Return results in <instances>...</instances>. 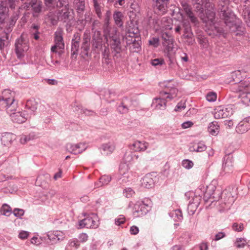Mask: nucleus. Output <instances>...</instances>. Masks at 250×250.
I'll list each match as a JSON object with an SVG mask.
<instances>
[{"label":"nucleus","instance_id":"1","mask_svg":"<svg viewBox=\"0 0 250 250\" xmlns=\"http://www.w3.org/2000/svg\"><path fill=\"white\" fill-rule=\"evenodd\" d=\"M229 0H221L218 5V13L220 18L224 21L225 29L219 28L214 25H210L216 35H224L227 32H234L240 25L239 21L236 18L230 9L228 7Z\"/></svg>","mask_w":250,"mask_h":250},{"label":"nucleus","instance_id":"2","mask_svg":"<svg viewBox=\"0 0 250 250\" xmlns=\"http://www.w3.org/2000/svg\"><path fill=\"white\" fill-rule=\"evenodd\" d=\"M195 5V9L200 19L206 25H215V13L214 5L210 0H192Z\"/></svg>","mask_w":250,"mask_h":250},{"label":"nucleus","instance_id":"3","mask_svg":"<svg viewBox=\"0 0 250 250\" xmlns=\"http://www.w3.org/2000/svg\"><path fill=\"white\" fill-rule=\"evenodd\" d=\"M139 30L135 27H129L127 29L125 36L127 45L130 51L138 52L141 49V41L136 40L138 38Z\"/></svg>","mask_w":250,"mask_h":250},{"label":"nucleus","instance_id":"4","mask_svg":"<svg viewBox=\"0 0 250 250\" xmlns=\"http://www.w3.org/2000/svg\"><path fill=\"white\" fill-rule=\"evenodd\" d=\"M231 90L234 92L240 93L238 97L241 98L242 103L245 104H250V82L249 81H240L238 83L232 86Z\"/></svg>","mask_w":250,"mask_h":250},{"label":"nucleus","instance_id":"5","mask_svg":"<svg viewBox=\"0 0 250 250\" xmlns=\"http://www.w3.org/2000/svg\"><path fill=\"white\" fill-rule=\"evenodd\" d=\"M0 104L2 107L5 108L10 116V114L16 111L17 107V103L15 101L10 90L8 89L2 92L1 97L0 98Z\"/></svg>","mask_w":250,"mask_h":250},{"label":"nucleus","instance_id":"6","mask_svg":"<svg viewBox=\"0 0 250 250\" xmlns=\"http://www.w3.org/2000/svg\"><path fill=\"white\" fill-rule=\"evenodd\" d=\"M231 189L229 188L222 193V198L219 201L218 209L220 211L228 210L234 202L236 197L232 194Z\"/></svg>","mask_w":250,"mask_h":250},{"label":"nucleus","instance_id":"7","mask_svg":"<svg viewBox=\"0 0 250 250\" xmlns=\"http://www.w3.org/2000/svg\"><path fill=\"white\" fill-rule=\"evenodd\" d=\"M151 201L148 199L138 201L133 207V214L135 217L146 215L151 208Z\"/></svg>","mask_w":250,"mask_h":250},{"label":"nucleus","instance_id":"8","mask_svg":"<svg viewBox=\"0 0 250 250\" xmlns=\"http://www.w3.org/2000/svg\"><path fill=\"white\" fill-rule=\"evenodd\" d=\"M18 18V14L14 13L8 21L6 22L5 36L0 38V50H2L5 46L8 45L9 43L8 33L11 31V28L15 25Z\"/></svg>","mask_w":250,"mask_h":250},{"label":"nucleus","instance_id":"9","mask_svg":"<svg viewBox=\"0 0 250 250\" xmlns=\"http://www.w3.org/2000/svg\"><path fill=\"white\" fill-rule=\"evenodd\" d=\"M99 225L97 216L94 214H92L79 222L78 229H96Z\"/></svg>","mask_w":250,"mask_h":250},{"label":"nucleus","instance_id":"10","mask_svg":"<svg viewBox=\"0 0 250 250\" xmlns=\"http://www.w3.org/2000/svg\"><path fill=\"white\" fill-rule=\"evenodd\" d=\"M29 49V45L26 41L24 39L23 35L17 39L15 42V52L18 58L23 56L24 53Z\"/></svg>","mask_w":250,"mask_h":250},{"label":"nucleus","instance_id":"11","mask_svg":"<svg viewBox=\"0 0 250 250\" xmlns=\"http://www.w3.org/2000/svg\"><path fill=\"white\" fill-rule=\"evenodd\" d=\"M161 97L153 100L151 107L155 109L163 110L166 108V103L169 98H167L163 93H161Z\"/></svg>","mask_w":250,"mask_h":250},{"label":"nucleus","instance_id":"12","mask_svg":"<svg viewBox=\"0 0 250 250\" xmlns=\"http://www.w3.org/2000/svg\"><path fill=\"white\" fill-rule=\"evenodd\" d=\"M56 15L54 16H52V13H50L49 15V17L51 21L52 24H54L58 20L65 21L69 17V12L67 8L62 9L61 12L59 10H57L55 12Z\"/></svg>","mask_w":250,"mask_h":250},{"label":"nucleus","instance_id":"13","mask_svg":"<svg viewBox=\"0 0 250 250\" xmlns=\"http://www.w3.org/2000/svg\"><path fill=\"white\" fill-rule=\"evenodd\" d=\"M119 172L121 175L119 180H121L123 183L128 182L132 175V172L129 170L127 165L125 164L120 166Z\"/></svg>","mask_w":250,"mask_h":250},{"label":"nucleus","instance_id":"14","mask_svg":"<svg viewBox=\"0 0 250 250\" xmlns=\"http://www.w3.org/2000/svg\"><path fill=\"white\" fill-rule=\"evenodd\" d=\"M163 86L169 89V91L163 92L165 96H166L167 98H169L171 100L177 95V89L174 87V85L172 83V80L165 81L163 83Z\"/></svg>","mask_w":250,"mask_h":250},{"label":"nucleus","instance_id":"15","mask_svg":"<svg viewBox=\"0 0 250 250\" xmlns=\"http://www.w3.org/2000/svg\"><path fill=\"white\" fill-rule=\"evenodd\" d=\"M90 35L89 32H85L83 34L81 47V52L84 56H87L90 46Z\"/></svg>","mask_w":250,"mask_h":250},{"label":"nucleus","instance_id":"16","mask_svg":"<svg viewBox=\"0 0 250 250\" xmlns=\"http://www.w3.org/2000/svg\"><path fill=\"white\" fill-rule=\"evenodd\" d=\"M67 150L70 153L76 155L82 153L87 146L85 143H81L77 144H67Z\"/></svg>","mask_w":250,"mask_h":250},{"label":"nucleus","instance_id":"17","mask_svg":"<svg viewBox=\"0 0 250 250\" xmlns=\"http://www.w3.org/2000/svg\"><path fill=\"white\" fill-rule=\"evenodd\" d=\"M222 168L225 174H230L233 172V159L231 155H227L224 157Z\"/></svg>","mask_w":250,"mask_h":250},{"label":"nucleus","instance_id":"18","mask_svg":"<svg viewBox=\"0 0 250 250\" xmlns=\"http://www.w3.org/2000/svg\"><path fill=\"white\" fill-rule=\"evenodd\" d=\"M181 6L185 14L188 17L191 22L197 24L198 23L197 18L194 16L192 8L186 1H182Z\"/></svg>","mask_w":250,"mask_h":250},{"label":"nucleus","instance_id":"19","mask_svg":"<svg viewBox=\"0 0 250 250\" xmlns=\"http://www.w3.org/2000/svg\"><path fill=\"white\" fill-rule=\"evenodd\" d=\"M250 129V116L244 119L236 127V131L243 134Z\"/></svg>","mask_w":250,"mask_h":250},{"label":"nucleus","instance_id":"20","mask_svg":"<svg viewBox=\"0 0 250 250\" xmlns=\"http://www.w3.org/2000/svg\"><path fill=\"white\" fill-rule=\"evenodd\" d=\"M10 117L13 122L21 124L25 122L28 116L26 111L16 112L10 114Z\"/></svg>","mask_w":250,"mask_h":250},{"label":"nucleus","instance_id":"21","mask_svg":"<svg viewBox=\"0 0 250 250\" xmlns=\"http://www.w3.org/2000/svg\"><path fill=\"white\" fill-rule=\"evenodd\" d=\"M106 38L110 39V43L111 48L117 53L121 49V42L119 38L116 35H111L110 33L106 35Z\"/></svg>","mask_w":250,"mask_h":250},{"label":"nucleus","instance_id":"22","mask_svg":"<svg viewBox=\"0 0 250 250\" xmlns=\"http://www.w3.org/2000/svg\"><path fill=\"white\" fill-rule=\"evenodd\" d=\"M154 10L158 14H164L167 11L168 0H155Z\"/></svg>","mask_w":250,"mask_h":250},{"label":"nucleus","instance_id":"23","mask_svg":"<svg viewBox=\"0 0 250 250\" xmlns=\"http://www.w3.org/2000/svg\"><path fill=\"white\" fill-rule=\"evenodd\" d=\"M81 39L80 35L77 33L73 35L71 44V55L72 57L76 56L79 49V42Z\"/></svg>","mask_w":250,"mask_h":250},{"label":"nucleus","instance_id":"24","mask_svg":"<svg viewBox=\"0 0 250 250\" xmlns=\"http://www.w3.org/2000/svg\"><path fill=\"white\" fill-rule=\"evenodd\" d=\"M149 144L145 141H135L130 146V148L136 152L144 151L148 147Z\"/></svg>","mask_w":250,"mask_h":250},{"label":"nucleus","instance_id":"25","mask_svg":"<svg viewBox=\"0 0 250 250\" xmlns=\"http://www.w3.org/2000/svg\"><path fill=\"white\" fill-rule=\"evenodd\" d=\"M47 236L50 241L55 243L59 241L62 240L65 236L62 231L56 230L49 232Z\"/></svg>","mask_w":250,"mask_h":250},{"label":"nucleus","instance_id":"26","mask_svg":"<svg viewBox=\"0 0 250 250\" xmlns=\"http://www.w3.org/2000/svg\"><path fill=\"white\" fill-rule=\"evenodd\" d=\"M214 117L215 119L225 118L230 116V113L228 111V108H225L221 106L217 107L213 112Z\"/></svg>","mask_w":250,"mask_h":250},{"label":"nucleus","instance_id":"27","mask_svg":"<svg viewBox=\"0 0 250 250\" xmlns=\"http://www.w3.org/2000/svg\"><path fill=\"white\" fill-rule=\"evenodd\" d=\"M142 187L147 188H152L154 184L153 176L151 174H147L142 178L141 181Z\"/></svg>","mask_w":250,"mask_h":250},{"label":"nucleus","instance_id":"28","mask_svg":"<svg viewBox=\"0 0 250 250\" xmlns=\"http://www.w3.org/2000/svg\"><path fill=\"white\" fill-rule=\"evenodd\" d=\"M55 44L60 46V49H63L64 43L62 38V31L61 29H58L54 34Z\"/></svg>","mask_w":250,"mask_h":250},{"label":"nucleus","instance_id":"29","mask_svg":"<svg viewBox=\"0 0 250 250\" xmlns=\"http://www.w3.org/2000/svg\"><path fill=\"white\" fill-rule=\"evenodd\" d=\"M8 12L6 1H1L0 3V24L4 23Z\"/></svg>","mask_w":250,"mask_h":250},{"label":"nucleus","instance_id":"30","mask_svg":"<svg viewBox=\"0 0 250 250\" xmlns=\"http://www.w3.org/2000/svg\"><path fill=\"white\" fill-rule=\"evenodd\" d=\"M220 130V126L216 121H213L209 124L208 127V131L212 136H216Z\"/></svg>","mask_w":250,"mask_h":250},{"label":"nucleus","instance_id":"31","mask_svg":"<svg viewBox=\"0 0 250 250\" xmlns=\"http://www.w3.org/2000/svg\"><path fill=\"white\" fill-rule=\"evenodd\" d=\"M163 46L165 52L167 53L169 58L174 54L177 49V47L174 46V42H168L166 44H163Z\"/></svg>","mask_w":250,"mask_h":250},{"label":"nucleus","instance_id":"32","mask_svg":"<svg viewBox=\"0 0 250 250\" xmlns=\"http://www.w3.org/2000/svg\"><path fill=\"white\" fill-rule=\"evenodd\" d=\"M15 139V136L13 134L4 133L1 136V141L4 146H8Z\"/></svg>","mask_w":250,"mask_h":250},{"label":"nucleus","instance_id":"33","mask_svg":"<svg viewBox=\"0 0 250 250\" xmlns=\"http://www.w3.org/2000/svg\"><path fill=\"white\" fill-rule=\"evenodd\" d=\"M115 145L114 143L109 142L108 143L103 144L101 146V149L104 155L110 154L113 152L115 149Z\"/></svg>","mask_w":250,"mask_h":250},{"label":"nucleus","instance_id":"34","mask_svg":"<svg viewBox=\"0 0 250 250\" xmlns=\"http://www.w3.org/2000/svg\"><path fill=\"white\" fill-rule=\"evenodd\" d=\"M40 26L39 25L33 24L30 27L29 30V34L31 37L33 38L36 40H38L40 38Z\"/></svg>","mask_w":250,"mask_h":250},{"label":"nucleus","instance_id":"35","mask_svg":"<svg viewBox=\"0 0 250 250\" xmlns=\"http://www.w3.org/2000/svg\"><path fill=\"white\" fill-rule=\"evenodd\" d=\"M207 149V146L205 143L203 141H200L195 144L192 147L190 148L191 151H196L201 152L205 151Z\"/></svg>","mask_w":250,"mask_h":250},{"label":"nucleus","instance_id":"36","mask_svg":"<svg viewBox=\"0 0 250 250\" xmlns=\"http://www.w3.org/2000/svg\"><path fill=\"white\" fill-rule=\"evenodd\" d=\"M74 7L79 14L83 12L85 9V1L84 0H74Z\"/></svg>","mask_w":250,"mask_h":250},{"label":"nucleus","instance_id":"37","mask_svg":"<svg viewBox=\"0 0 250 250\" xmlns=\"http://www.w3.org/2000/svg\"><path fill=\"white\" fill-rule=\"evenodd\" d=\"M111 180V177L109 175H103L99 179V182L95 184L96 188H99L107 185Z\"/></svg>","mask_w":250,"mask_h":250},{"label":"nucleus","instance_id":"38","mask_svg":"<svg viewBox=\"0 0 250 250\" xmlns=\"http://www.w3.org/2000/svg\"><path fill=\"white\" fill-rule=\"evenodd\" d=\"M161 38L163 40L162 42V45L166 44V43L168 42H174V40L172 37L167 32L162 33L161 35Z\"/></svg>","mask_w":250,"mask_h":250},{"label":"nucleus","instance_id":"39","mask_svg":"<svg viewBox=\"0 0 250 250\" xmlns=\"http://www.w3.org/2000/svg\"><path fill=\"white\" fill-rule=\"evenodd\" d=\"M26 107L33 113L37 108V103L35 100H29L26 102Z\"/></svg>","mask_w":250,"mask_h":250},{"label":"nucleus","instance_id":"40","mask_svg":"<svg viewBox=\"0 0 250 250\" xmlns=\"http://www.w3.org/2000/svg\"><path fill=\"white\" fill-rule=\"evenodd\" d=\"M169 215L175 221H181L183 219L182 213L180 209L173 210Z\"/></svg>","mask_w":250,"mask_h":250},{"label":"nucleus","instance_id":"41","mask_svg":"<svg viewBox=\"0 0 250 250\" xmlns=\"http://www.w3.org/2000/svg\"><path fill=\"white\" fill-rule=\"evenodd\" d=\"M123 14L122 12L117 11L113 14V18L116 24L119 26H122L123 25L122 21Z\"/></svg>","mask_w":250,"mask_h":250},{"label":"nucleus","instance_id":"42","mask_svg":"<svg viewBox=\"0 0 250 250\" xmlns=\"http://www.w3.org/2000/svg\"><path fill=\"white\" fill-rule=\"evenodd\" d=\"M0 212L1 214L8 216L11 214V208L7 204H4L0 209Z\"/></svg>","mask_w":250,"mask_h":250},{"label":"nucleus","instance_id":"43","mask_svg":"<svg viewBox=\"0 0 250 250\" xmlns=\"http://www.w3.org/2000/svg\"><path fill=\"white\" fill-rule=\"evenodd\" d=\"M246 244V241L245 239L242 238H237L234 243V246L237 248H243Z\"/></svg>","mask_w":250,"mask_h":250},{"label":"nucleus","instance_id":"44","mask_svg":"<svg viewBox=\"0 0 250 250\" xmlns=\"http://www.w3.org/2000/svg\"><path fill=\"white\" fill-rule=\"evenodd\" d=\"M244 225L243 223H234L232 225V229L235 231L240 232L244 229Z\"/></svg>","mask_w":250,"mask_h":250},{"label":"nucleus","instance_id":"45","mask_svg":"<svg viewBox=\"0 0 250 250\" xmlns=\"http://www.w3.org/2000/svg\"><path fill=\"white\" fill-rule=\"evenodd\" d=\"M151 64L154 66L157 67L161 66L165 64V61L163 59H155L151 61Z\"/></svg>","mask_w":250,"mask_h":250},{"label":"nucleus","instance_id":"46","mask_svg":"<svg viewBox=\"0 0 250 250\" xmlns=\"http://www.w3.org/2000/svg\"><path fill=\"white\" fill-rule=\"evenodd\" d=\"M148 43L150 45L157 48L160 45V40L158 38L153 37L149 40Z\"/></svg>","mask_w":250,"mask_h":250},{"label":"nucleus","instance_id":"47","mask_svg":"<svg viewBox=\"0 0 250 250\" xmlns=\"http://www.w3.org/2000/svg\"><path fill=\"white\" fill-rule=\"evenodd\" d=\"M217 95L215 92H210L207 94L206 99L209 102H214L216 100Z\"/></svg>","mask_w":250,"mask_h":250},{"label":"nucleus","instance_id":"48","mask_svg":"<svg viewBox=\"0 0 250 250\" xmlns=\"http://www.w3.org/2000/svg\"><path fill=\"white\" fill-rule=\"evenodd\" d=\"M135 193L134 190L130 188H126L123 192L124 195L126 198H130Z\"/></svg>","mask_w":250,"mask_h":250},{"label":"nucleus","instance_id":"49","mask_svg":"<svg viewBox=\"0 0 250 250\" xmlns=\"http://www.w3.org/2000/svg\"><path fill=\"white\" fill-rule=\"evenodd\" d=\"M125 218L123 215H120L115 219V224L117 226H120L125 222Z\"/></svg>","mask_w":250,"mask_h":250},{"label":"nucleus","instance_id":"50","mask_svg":"<svg viewBox=\"0 0 250 250\" xmlns=\"http://www.w3.org/2000/svg\"><path fill=\"white\" fill-rule=\"evenodd\" d=\"M220 192L219 190H215L210 196V202L213 203L220 198Z\"/></svg>","mask_w":250,"mask_h":250},{"label":"nucleus","instance_id":"51","mask_svg":"<svg viewBox=\"0 0 250 250\" xmlns=\"http://www.w3.org/2000/svg\"><path fill=\"white\" fill-rule=\"evenodd\" d=\"M182 166L186 169H190L193 166V163L189 160H184L182 162Z\"/></svg>","mask_w":250,"mask_h":250},{"label":"nucleus","instance_id":"52","mask_svg":"<svg viewBox=\"0 0 250 250\" xmlns=\"http://www.w3.org/2000/svg\"><path fill=\"white\" fill-rule=\"evenodd\" d=\"M94 6L98 17L101 18L102 15L101 7L96 0H94Z\"/></svg>","mask_w":250,"mask_h":250},{"label":"nucleus","instance_id":"53","mask_svg":"<svg viewBox=\"0 0 250 250\" xmlns=\"http://www.w3.org/2000/svg\"><path fill=\"white\" fill-rule=\"evenodd\" d=\"M4 1L7 2V7L9 6L10 8L14 9L17 4L19 2V0H7Z\"/></svg>","mask_w":250,"mask_h":250},{"label":"nucleus","instance_id":"54","mask_svg":"<svg viewBox=\"0 0 250 250\" xmlns=\"http://www.w3.org/2000/svg\"><path fill=\"white\" fill-rule=\"evenodd\" d=\"M130 8L132 10V11H134L135 13H139L140 12V7L138 2L136 1H134L132 2L130 5Z\"/></svg>","mask_w":250,"mask_h":250},{"label":"nucleus","instance_id":"55","mask_svg":"<svg viewBox=\"0 0 250 250\" xmlns=\"http://www.w3.org/2000/svg\"><path fill=\"white\" fill-rule=\"evenodd\" d=\"M34 12L36 13H39V12H40L41 11V9H42V4H41V2H40L38 3H35L34 4V5H33V6H31Z\"/></svg>","mask_w":250,"mask_h":250},{"label":"nucleus","instance_id":"56","mask_svg":"<svg viewBox=\"0 0 250 250\" xmlns=\"http://www.w3.org/2000/svg\"><path fill=\"white\" fill-rule=\"evenodd\" d=\"M69 245L77 249L80 246L79 241L77 239H72L69 241Z\"/></svg>","mask_w":250,"mask_h":250},{"label":"nucleus","instance_id":"57","mask_svg":"<svg viewBox=\"0 0 250 250\" xmlns=\"http://www.w3.org/2000/svg\"><path fill=\"white\" fill-rule=\"evenodd\" d=\"M66 0H56V3L55 4V7H62L64 6V8H66L67 2Z\"/></svg>","mask_w":250,"mask_h":250},{"label":"nucleus","instance_id":"58","mask_svg":"<svg viewBox=\"0 0 250 250\" xmlns=\"http://www.w3.org/2000/svg\"><path fill=\"white\" fill-rule=\"evenodd\" d=\"M24 211L22 209L15 208L13 210V213L16 217H20L24 214Z\"/></svg>","mask_w":250,"mask_h":250},{"label":"nucleus","instance_id":"59","mask_svg":"<svg viewBox=\"0 0 250 250\" xmlns=\"http://www.w3.org/2000/svg\"><path fill=\"white\" fill-rule=\"evenodd\" d=\"M57 0H44L45 3L48 7L55 8Z\"/></svg>","mask_w":250,"mask_h":250},{"label":"nucleus","instance_id":"60","mask_svg":"<svg viewBox=\"0 0 250 250\" xmlns=\"http://www.w3.org/2000/svg\"><path fill=\"white\" fill-rule=\"evenodd\" d=\"M109 2H114V5L117 6L118 5L122 6L125 2V0H108Z\"/></svg>","mask_w":250,"mask_h":250},{"label":"nucleus","instance_id":"61","mask_svg":"<svg viewBox=\"0 0 250 250\" xmlns=\"http://www.w3.org/2000/svg\"><path fill=\"white\" fill-rule=\"evenodd\" d=\"M118 110L120 113L122 114L127 113L128 111L127 107L123 104H122L121 105L118 106Z\"/></svg>","mask_w":250,"mask_h":250},{"label":"nucleus","instance_id":"62","mask_svg":"<svg viewBox=\"0 0 250 250\" xmlns=\"http://www.w3.org/2000/svg\"><path fill=\"white\" fill-rule=\"evenodd\" d=\"M79 109L80 110V113L84 114L85 115L90 116L93 114V112L92 111L87 110V109L79 107Z\"/></svg>","mask_w":250,"mask_h":250},{"label":"nucleus","instance_id":"63","mask_svg":"<svg viewBox=\"0 0 250 250\" xmlns=\"http://www.w3.org/2000/svg\"><path fill=\"white\" fill-rule=\"evenodd\" d=\"M248 71V69L247 68L245 69H239L236 71H235L232 73V77H234V76H239L242 73H246Z\"/></svg>","mask_w":250,"mask_h":250},{"label":"nucleus","instance_id":"64","mask_svg":"<svg viewBox=\"0 0 250 250\" xmlns=\"http://www.w3.org/2000/svg\"><path fill=\"white\" fill-rule=\"evenodd\" d=\"M88 235L87 234L82 233L79 235V239L81 242L83 243L86 242L88 239Z\"/></svg>","mask_w":250,"mask_h":250}]
</instances>
